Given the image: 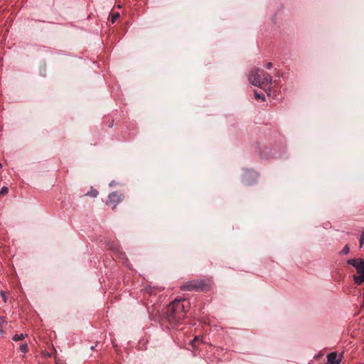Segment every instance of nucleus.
I'll use <instances>...</instances> for the list:
<instances>
[{
    "label": "nucleus",
    "mask_w": 364,
    "mask_h": 364,
    "mask_svg": "<svg viewBox=\"0 0 364 364\" xmlns=\"http://www.w3.org/2000/svg\"><path fill=\"white\" fill-rule=\"evenodd\" d=\"M200 343H202V338H200V336H196L194 338V339H193L191 341V345L193 347V348H196L197 347V344Z\"/></svg>",
    "instance_id": "8"
},
{
    "label": "nucleus",
    "mask_w": 364,
    "mask_h": 364,
    "mask_svg": "<svg viewBox=\"0 0 364 364\" xmlns=\"http://www.w3.org/2000/svg\"><path fill=\"white\" fill-rule=\"evenodd\" d=\"M327 362L324 364H340L343 359V355L333 351L328 353L326 356Z\"/></svg>",
    "instance_id": "6"
},
{
    "label": "nucleus",
    "mask_w": 364,
    "mask_h": 364,
    "mask_svg": "<svg viewBox=\"0 0 364 364\" xmlns=\"http://www.w3.org/2000/svg\"><path fill=\"white\" fill-rule=\"evenodd\" d=\"M251 84L258 86L266 92L270 90V85L272 83V76L264 70L255 68L252 69L248 76Z\"/></svg>",
    "instance_id": "2"
},
{
    "label": "nucleus",
    "mask_w": 364,
    "mask_h": 364,
    "mask_svg": "<svg viewBox=\"0 0 364 364\" xmlns=\"http://www.w3.org/2000/svg\"><path fill=\"white\" fill-rule=\"evenodd\" d=\"M272 68V63H268L267 65H266V68L267 69H271Z\"/></svg>",
    "instance_id": "17"
},
{
    "label": "nucleus",
    "mask_w": 364,
    "mask_h": 364,
    "mask_svg": "<svg viewBox=\"0 0 364 364\" xmlns=\"http://www.w3.org/2000/svg\"><path fill=\"white\" fill-rule=\"evenodd\" d=\"M183 300L175 299L167 307L166 318L170 324L176 326L179 324L186 316Z\"/></svg>",
    "instance_id": "1"
},
{
    "label": "nucleus",
    "mask_w": 364,
    "mask_h": 364,
    "mask_svg": "<svg viewBox=\"0 0 364 364\" xmlns=\"http://www.w3.org/2000/svg\"><path fill=\"white\" fill-rule=\"evenodd\" d=\"M98 191L95 189H93L92 188L91 191L90 192H87L85 196H91V197H93V198H95L98 195Z\"/></svg>",
    "instance_id": "10"
},
{
    "label": "nucleus",
    "mask_w": 364,
    "mask_h": 364,
    "mask_svg": "<svg viewBox=\"0 0 364 364\" xmlns=\"http://www.w3.org/2000/svg\"><path fill=\"white\" fill-rule=\"evenodd\" d=\"M9 192V188L4 186L1 188L0 191V195L4 196L6 195Z\"/></svg>",
    "instance_id": "16"
},
{
    "label": "nucleus",
    "mask_w": 364,
    "mask_h": 364,
    "mask_svg": "<svg viewBox=\"0 0 364 364\" xmlns=\"http://www.w3.org/2000/svg\"><path fill=\"white\" fill-rule=\"evenodd\" d=\"M4 322V318L0 317V325Z\"/></svg>",
    "instance_id": "19"
},
{
    "label": "nucleus",
    "mask_w": 364,
    "mask_h": 364,
    "mask_svg": "<svg viewBox=\"0 0 364 364\" xmlns=\"http://www.w3.org/2000/svg\"><path fill=\"white\" fill-rule=\"evenodd\" d=\"M119 18V13H114L112 16V18H111L112 23H114Z\"/></svg>",
    "instance_id": "15"
},
{
    "label": "nucleus",
    "mask_w": 364,
    "mask_h": 364,
    "mask_svg": "<svg viewBox=\"0 0 364 364\" xmlns=\"http://www.w3.org/2000/svg\"><path fill=\"white\" fill-rule=\"evenodd\" d=\"M1 167H2V165H1V164H0V168H1Z\"/></svg>",
    "instance_id": "21"
},
{
    "label": "nucleus",
    "mask_w": 364,
    "mask_h": 364,
    "mask_svg": "<svg viewBox=\"0 0 364 364\" xmlns=\"http://www.w3.org/2000/svg\"><path fill=\"white\" fill-rule=\"evenodd\" d=\"M124 196L123 194L117 191H114L109 195L107 204L112 205V209H114L116 205L124 200Z\"/></svg>",
    "instance_id": "4"
},
{
    "label": "nucleus",
    "mask_w": 364,
    "mask_h": 364,
    "mask_svg": "<svg viewBox=\"0 0 364 364\" xmlns=\"http://www.w3.org/2000/svg\"><path fill=\"white\" fill-rule=\"evenodd\" d=\"M359 243H360L359 247L361 248L363 247V245H364V230L362 231V233L360 235V237L359 239Z\"/></svg>",
    "instance_id": "14"
},
{
    "label": "nucleus",
    "mask_w": 364,
    "mask_h": 364,
    "mask_svg": "<svg viewBox=\"0 0 364 364\" xmlns=\"http://www.w3.org/2000/svg\"><path fill=\"white\" fill-rule=\"evenodd\" d=\"M109 185H110V186L114 185V181L111 182Z\"/></svg>",
    "instance_id": "20"
},
{
    "label": "nucleus",
    "mask_w": 364,
    "mask_h": 364,
    "mask_svg": "<svg viewBox=\"0 0 364 364\" xmlns=\"http://www.w3.org/2000/svg\"><path fill=\"white\" fill-rule=\"evenodd\" d=\"M27 335L26 334H23V333H21V334H16L13 336V340L14 341H21L23 340L25 336H26Z\"/></svg>",
    "instance_id": "9"
},
{
    "label": "nucleus",
    "mask_w": 364,
    "mask_h": 364,
    "mask_svg": "<svg viewBox=\"0 0 364 364\" xmlns=\"http://www.w3.org/2000/svg\"><path fill=\"white\" fill-rule=\"evenodd\" d=\"M1 60V58L0 57V61Z\"/></svg>",
    "instance_id": "22"
},
{
    "label": "nucleus",
    "mask_w": 364,
    "mask_h": 364,
    "mask_svg": "<svg viewBox=\"0 0 364 364\" xmlns=\"http://www.w3.org/2000/svg\"><path fill=\"white\" fill-rule=\"evenodd\" d=\"M255 97L257 100H259V99H261L262 100H265L264 95L263 94H260V93L257 92V91H255Z\"/></svg>",
    "instance_id": "12"
},
{
    "label": "nucleus",
    "mask_w": 364,
    "mask_h": 364,
    "mask_svg": "<svg viewBox=\"0 0 364 364\" xmlns=\"http://www.w3.org/2000/svg\"><path fill=\"white\" fill-rule=\"evenodd\" d=\"M1 296H2V299H4V302H6V296L5 295V293L4 292H1Z\"/></svg>",
    "instance_id": "18"
},
{
    "label": "nucleus",
    "mask_w": 364,
    "mask_h": 364,
    "mask_svg": "<svg viewBox=\"0 0 364 364\" xmlns=\"http://www.w3.org/2000/svg\"><path fill=\"white\" fill-rule=\"evenodd\" d=\"M361 259H349L347 260V264L352 265L356 270Z\"/></svg>",
    "instance_id": "7"
},
{
    "label": "nucleus",
    "mask_w": 364,
    "mask_h": 364,
    "mask_svg": "<svg viewBox=\"0 0 364 364\" xmlns=\"http://www.w3.org/2000/svg\"><path fill=\"white\" fill-rule=\"evenodd\" d=\"M28 347L26 343H23L20 346V350L22 353H26L28 351Z\"/></svg>",
    "instance_id": "13"
},
{
    "label": "nucleus",
    "mask_w": 364,
    "mask_h": 364,
    "mask_svg": "<svg viewBox=\"0 0 364 364\" xmlns=\"http://www.w3.org/2000/svg\"><path fill=\"white\" fill-rule=\"evenodd\" d=\"M350 252V247L348 245H346L342 250L340 252L341 255H346Z\"/></svg>",
    "instance_id": "11"
},
{
    "label": "nucleus",
    "mask_w": 364,
    "mask_h": 364,
    "mask_svg": "<svg viewBox=\"0 0 364 364\" xmlns=\"http://www.w3.org/2000/svg\"><path fill=\"white\" fill-rule=\"evenodd\" d=\"M208 285L203 280H193L187 282L181 286L182 291H204L207 289Z\"/></svg>",
    "instance_id": "3"
},
{
    "label": "nucleus",
    "mask_w": 364,
    "mask_h": 364,
    "mask_svg": "<svg viewBox=\"0 0 364 364\" xmlns=\"http://www.w3.org/2000/svg\"><path fill=\"white\" fill-rule=\"evenodd\" d=\"M358 275H353V281L355 284L360 286L364 283V259H360L358 268H357Z\"/></svg>",
    "instance_id": "5"
}]
</instances>
